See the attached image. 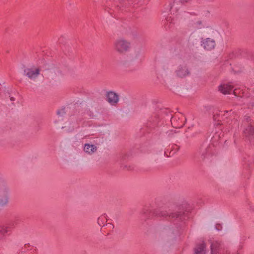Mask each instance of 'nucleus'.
I'll return each mask as SVG.
<instances>
[{
    "mask_svg": "<svg viewBox=\"0 0 254 254\" xmlns=\"http://www.w3.org/2000/svg\"><path fill=\"white\" fill-rule=\"evenodd\" d=\"M142 217L144 220L149 219L154 216L163 217L167 220L174 223L184 221L189 218V211L185 209L183 206L175 207L168 211L160 208L152 210L149 206H145L141 211Z\"/></svg>",
    "mask_w": 254,
    "mask_h": 254,
    "instance_id": "obj_1",
    "label": "nucleus"
},
{
    "mask_svg": "<svg viewBox=\"0 0 254 254\" xmlns=\"http://www.w3.org/2000/svg\"><path fill=\"white\" fill-rule=\"evenodd\" d=\"M115 1L116 3L111 5L108 4V5L110 6L111 7L108 8L109 10H107V11L111 14H112V12L110 10L113 9L114 10L113 8H115L117 10H123L124 7L125 8H128L131 4L134 7L136 4L141 2V0H115Z\"/></svg>",
    "mask_w": 254,
    "mask_h": 254,
    "instance_id": "obj_2",
    "label": "nucleus"
},
{
    "mask_svg": "<svg viewBox=\"0 0 254 254\" xmlns=\"http://www.w3.org/2000/svg\"><path fill=\"white\" fill-rule=\"evenodd\" d=\"M234 94L236 96H240L245 98L246 103L248 105L249 108H254V92L252 93L248 94L245 92L242 91L240 89H235L233 91Z\"/></svg>",
    "mask_w": 254,
    "mask_h": 254,
    "instance_id": "obj_3",
    "label": "nucleus"
},
{
    "mask_svg": "<svg viewBox=\"0 0 254 254\" xmlns=\"http://www.w3.org/2000/svg\"><path fill=\"white\" fill-rule=\"evenodd\" d=\"M131 47L130 43L127 40L119 39L115 43V49L120 54H125Z\"/></svg>",
    "mask_w": 254,
    "mask_h": 254,
    "instance_id": "obj_4",
    "label": "nucleus"
},
{
    "mask_svg": "<svg viewBox=\"0 0 254 254\" xmlns=\"http://www.w3.org/2000/svg\"><path fill=\"white\" fill-rule=\"evenodd\" d=\"M8 202V190L6 186L2 184L0 185V206H3Z\"/></svg>",
    "mask_w": 254,
    "mask_h": 254,
    "instance_id": "obj_5",
    "label": "nucleus"
},
{
    "mask_svg": "<svg viewBox=\"0 0 254 254\" xmlns=\"http://www.w3.org/2000/svg\"><path fill=\"white\" fill-rule=\"evenodd\" d=\"M211 154V147L209 145H202L199 148L197 156L200 160H204Z\"/></svg>",
    "mask_w": 254,
    "mask_h": 254,
    "instance_id": "obj_6",
    "label": "nucleus"
},
{
    "mask_svg": "<svg viewBox=\"0 0 254 254\" xmlns=\"http://www.w3.org/2000/svg\"><path fill=\"white\" fill-rule=\"evenodd\" d=\"M211 254H231L227 251L226 253L221 252V244L217 241L211 242Z\"/></svg>",
    "mask_w": 254,
    "mask_h": 254,
    "instance_id": "obj_7",
    "label": "nucleus"
},
{
    "mask_svg": "<svg viewBox=\"0 0 254 254\" xmlns=\"http://www.w3.org/2000/svg\"><path fill=\"white\" fill-rule=\"evenodd\" d=\"M184 119V117L182 115H181V117L175 115L171 118V124L174 127L176 128L182 127L185 125Z\"/></svg>",
    "mask_w": 254,
    "mask_h": 254,
    "instance_id": "obj_8",
    "label": "nucleus"
},
{
    "mask_svg": "<svg viewBox=\"0 0 254 254\" xmlns=\"http://www.w3.org/2000/svg\"><path fill=\"white\" fill-rule=\"evenodd\" d=\"M201 45L204 49L210 51L215 48L216 44L213 39L208 38L201 41Z\"/></svg>",
    "mask_w": 254,
    "mask_h": 254,
    "instance_id": "obj_9",
    "label": "nucleus"
},
{
    "mask_svg": "<svg viewBox=\"0 0 254 254\" xmlns=\"http://www.w3.org/2000/svg\"><path fill=\"white\" fill-rule=\"evenodd\" d=\"M177 76L180 78H184L190 74L188 67L186 65H180L178 66V69L176 71Z\"/></svg>",
    "mask_w": 254,
    "mask_h": 254,
    "instance_id": "obj_10",
    "label": "nucleus"
},
{
    "mask_svg": "<svg viewBox=\"0 0 254 254\" xmlns=\"http://www.w3.org/2000/svg\"><path fill=\"white\" fill-rule=\"evenodd\" d=\"M40 69L39 68H27L24 69V74L27 76L29 78H35L38 76V75L40 74Z\"/></svg>",
    "mask_w": 254,
    "mask_h": 254,
    "instance_id": "obj_11",
    "label": "nucleus"
},
{
    "mask_svg": "<svg viewBox=\"0 0 254 254\" xmlns=\"http://www.w3.org/2000/svg\"><path fill=\"white\" fill-rule=\"evenodd\" d=\"M107 101L112 105H115L119 101L118 95L114 92H109L107 94Z\"/></svg>",
    "mask_w": 254,
    "mask_h": 254,
    "instance_id": "obj_12",
    "label": "nucleus"
},
{
    "mask_svg": "<svg viewBox=\"0 0 254 254\" xmlns=\"http://www.w3.org/2000/svg\"><path fill=\"white\" fill-rule=\"evenodd\" d=\"M233 87L230 85L225 84L221 85L219 87V90L224 94H230L233 90Z\"/></svg>",
    "mask_w": 254,
    "mask_h": 254,
    "instance_id": "obj_13",
    "label": "nucleus"
},
{
    "mask_svg": "<svg viewBox=\"0 0 254 254\" xmlns=\"http://www.w3.org/2000/svg\"><path fill=\"white\" fill-rule=\"evenodd\" d=\"M206 245L204 243L197 245L194 248V254H205Z\"/></svg>",
    "mask_w": 254,
    "mask_h": 254,
    "instance_id": "obj_14",
    "label": "nucleus"
},
{
    "mask_svg": "<svg viewBox=\"0 0 254 254\" xmlns=\"http://www.w3.org/2000/svg\"><path fill=\"white\" fill-rule=\"evenodd\" d=\"M244 132L246 136H253L254 137V125L252 122L248 125V127L245 128Z\"/></svg>",
    "mask_w": 254,
    "mask_h": 254,
    "instance_id": "obj_15",
    "label": "nucleus"
},
{
    "mask_svg": "<svg viewBox=\"0 0 254 254\" xmlns=\"http://www.w3.org/2000/svg\"><path fill=\"white\" fill-rule=\"evenodd\" d=\"M84 151L88 154H92L97 150V147L94 145L85 144L84 148Z\"/></svg>",
    "mask_w": 254,
    "mask_h": 254,
    "instance_id": "obj_16",
    "label": "nucleus"
},
{
    "mask_svg": "<svg viewBox=\"0 0 254 254\" xmlns=\"http://www.w3.org/2000/svg\"><path fill=\"white\" fill-rule=\"evenodd\" d=\"M174 24V20L171 16L167 17L165 20V25L169 28L173 27Z\"/></svg>",
    "mask_w": 254,
    "mask_h": 254,
    "instance_id": "obj_17",
    "label": "nucleus"
},
{
    "mask_svg": "<svg viewBox=\"0 0 254 254\" xmlns=\"http://www.w3.org/2000/svg\"><path fill=\"white\" fill-rule=\"evenodd\" d=\"M106 216H107L105 215V214H104L98 218V223L100 226H104L105 223L107 222V219Z\"/></svg>",
    "mask_w": 254,
    "mask_h": 254,
    "instance_id": "obj_18",
    "label": "nucleus"
},
{
    "mask_svg": "<svg viewBox=\"0 0 254 254\" xmlns=\"http://www.w3.org/2000/svg\"><path fill=\"white\" fill-rule=\"evenodd\" d=\"M9 230L7 227L0 225V240H1L3 236L8 233Z\"/></svg>",
    "mask_w": 254,
    "mask_h": 254,
    "instance_id": "obj_19",
    "label": "nucleus"
},
{
    "mask_svg": "<svg viewBox=\"0 0 254 254\" xmlns=\"http://www.w3.org/2000/svg\"><path fill=\"white\" fill-rule=\"evenodd\" d=\"M171 149L172 150H171L170 153H172L173 155L179 150L180 147L178 146L177 145L174 144L172 146Z\"/></svg>",
    "mask_w": 254,
    "mask_h": 254,
    "instance_id": "obj_20",
    "label": "nucleus"
},
{
    "mask_svg": "<svg viewBox=\"0 0 254 254\" xmlns=\"http://www.w3.org/2000/svg\"><path fill=\"white\" fill-rule=\"evenodd\" d=\"M64 110H65V108H62V109H61L60 110H58L57 111V114L60 116L64 115V114H65V112Z\"/></svg>",
    "mask_w": 254,
    "mask_h": 254,
    "instance_id": "obj_21",
    "label": "nucleus"
},
{
    "mask_svg": "<svg viewBox=\"0 0 254 254\" xmlns=\"http://www.w3.org/2000/svg\"><path fill=\"white\" fill-rule=\"evenodd\" d=\"M251 120V119L250 117L245 116L243 122L244 124L248 123V124L249 125V124H250V123L251 122H250Z\"/></svg>",
    "mask_w": 254,
    "mask_h": 254,
    "instance_id": "obj_22",
    "label": "nucleus"
},
{
    "mask_svg": "<svg viewBox=\"0 0 254 254\" xmlns=\"http://www.w3.org/2000/svg\"><path fill=\"white\" fill-rule=\"evenodd\" d=\"M215 228L217 230L220 231L221 230L222 227L220 224H216L215 225Z\"/></svg>",
    "mask_w": 254,
    "mask_h": 254,
    "instance_id": "obj_23",
    "label": "nucleus"
},
{
    "mask_svg": "<svg viewBox=\"0 0 254 254\" xmlns=\"http://www.w3.org/2000/svg\"><path fill=\"white\" fill-rule=\"evenodd\" d=\"M106 226H108L109 227V228L110 229V230H112L113 229L114 226L113 225V224H112V223H107L106 225Z\"/></svg>",
    "mask_w": 254,
    "mask_h": 254,
    "instance_id": "obj_24",
    "label": "nucleus"
},
{
    "mask_svg": "<svg viewBox=\"0 0 254 254\" xmlns=\"http://www.w3.org/2000/svg\"><path fill=\"white\" fill-rule=\"evenodd\" d=\"M188 1V0H180V2L182 4H184Z\"/></svg>",
    "mask_w": 254,
    "mask_h": 254,
    "instance_id": "obj_25",
    "label": "nucleus"
},
{
    "mask_svg": "<svg viewBox=\"0 0 254 254\" xmlns=\"http://www.w3.org/2000/svg\"><path fill=\"white\" fill-rule=\"evenodd\" d=\"M196 23L198 24V25H201L202 24V22L201 21H200V20H198L196 22Z\"/></svg>",
    "mask_w": 254,
    "mask_h": 254,
    "instance_id": "obj_26",
    "label": "nucleus"
},
{
    "mask_svg": "<svg viewBox=\"0 0 254 254\" xmlns=\"http://www.w3.org/2000/svg\"><path fill=\"white\" fill-rule=\"evenodd\" d=\"M28 247H29V244H27L24 245V248H28Z\"/></svg>",
    "mask_w": 254,
    "mask_h": 254,
    "instance_id": "obj_27",
    "label": "nucleus"
},
{
    "mask_svg": "<svg viewBox=\"0 0 254 254\" xmlns=\"http://www.w3.org/2000/svg\"><path fill=\"white\" fill-rule=\"evenodd\" d=\"M10 99L11 101H14L15 100V99L13 97H11Z\"/></svg>",
    "mask_w": 254,
    "mask_h": 254,
    "instance_id": "obj_28",
    "label": "nucleus"
},
{
    "mask_svg": "<svg viewBox=\"0 0 254 254\" xmlns=\"http://www.w3.org/2000/svg\"><path fill=\"white\" fill-rule=\"evenodd\" d=\"M36 251V249H34L33 252H35Z\"/></svg>",
    "mask_w": 254,
    "mask_h": 254,
    "instance_id": "obj_29",
    "label": "nucleus"
}]
</instances>
